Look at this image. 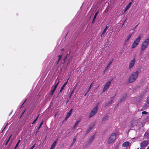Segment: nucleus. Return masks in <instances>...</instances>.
Wrapping results in <instances>:
<instances>
[{
	"instance_id": "46",
	"label": "nucleus",
	"mask_w": 149,
	"mask_h": 149,
	"mask_svg": "<svg viewBox=\"0 0 149 149\" xmlns=\"http://www.w3.org/2000/svg\"><path fill=\"white\" fill-rule=\"evenodd\" d=\"M20 141H21V140H18V141L17 142V143H18L19 144V143L20 142Z\"/></svg>"
},
{
	"instance_id": "47",
	"label": "nucleus",
	"mask_w": 149,
	"mask_h": 149,
	"mask_svg": "<svg viewBox=\"0 0 149 149\" xmlns=\"http://www.w3.org/2000/svg\"><path fill=\"white\" fill-rule=\"evenodd\" d=\"M20 141H21V140H18V141L17 142V143H18L19 144V143L20 142Z\"/></svg>"
},
{
	"instance_id": "44",
	"label": "nucleus",
	"mask_w": 149,
	"mask_h": 149,
	"mask_svg": "<svg viewBox=\"0 0 149 149\" xmlns=\"http://www.w3.org/2000/svg\"><path fill=\"white\" fill-rule=\"evenodd\" d=\"M147 136L148 138H149V133L148 134H147L146 135Z\"/></svg>"
},
{
	"instance_id": "57",
	"label": "nucleus",
	"mask_w": 149,
	"mask_h": 149,
	"mask_svg": "<svg viewBox=\"0 0 149 149\" xmlns=\"http://www.w3.org/2000/svg\"><path fill=\"white\" fill-rule=\"evenodd\" d=\"M146 89H148V88H146Z\"/></svg>"
},
{
	"instance_id": "16",
	"label": "nucleus",
	"mask_w": 149,
	"mask_h": 149,
	"mask_svg": "<svg viewBox=\"0 0 149 149\" xmlns=\"http://www.w3.org/2000/svg\"><path fill=\"white\" fill-rule=\"evenodd\" d=\"M55 90L54 89H52V88H51V90L49 91V95H51V97L53 95V93Z\"/></svg>"
},
{
	"instance_id": "10",
	"label": "nucleus",
	"mask_w": 149,
	"mask_h": 149,
	"mask_svg": "<svg viewBox=\"0 0 149 149\" xmlns=\"http://www.w3.org/2000/svg\"><path fill=\"white\" fill-rule=\"evenodd\" d=\"M148 144V142L147 141H144L141 143V146L142 147H145Z\"/></svg>"
},
{
	"instance_id": "53",
	"label": "nucleus",
	"mask_w": 149,
	"mask_h": 149,
	"mask_svg": "<svg viewBox=\"0 0 149 149\" xmlns=\"http://www.w3.org/2000/svg\"><path fill=\"white\" fill-rule=\"evenodd\" d=\"M124 22H123V24H122V26H123V25H124Z\"/></svg>"
},
{
	"instance_id": "18",
	"label": "nucleus",
	"mask_w": 149,
	"mask_h": 149,
	"mask_svg": "<svg viewBox=\"0 0 149 149\" xmlns=\"http://www.w3.org/2000/svg\"><path fill=\"white\" fill-rule=\"evenodd\" d=\"M131 36L132 35H129L127 36V39H126L125 41V43H127V42H128L129 39H130L131 37Z\"/></svg>"
},
{
	"instance_id": "17",
	"label": "nucleus",
	"mask_w": 149,
	"mask_h": 149,
	"mask_svg": "<svg viewBox=\"0 0 149 149\" xmlns=\"http://www.w3.org/2000/svg\"><path fill=\"white\" fill-rule=\"evenodd\" d=\"M108 27L107 26V25L106 26L105 28L104 29L103 31L102 32V33L101 36V37H102V36L103 35H104L106 33V31Z\"/></svg>"
},
{
	"instance_id": "14",
	"label": "nucleus",
	"mask_w": 149,
	"mask_h": 149,
	"mask_svg": "<svg viewBox=\"0 0 149 149\" xmlns=\"http://www.w3.org/2000/svg\"><path fill=\"white\" fill-rule=\"evenodd\" d=\"M93 127V125H90L89 126V128L87 130L86 133H88L92 129Z\"/></svg>"
},
{
	"instance_id": "11",
	"label": "nucleus",
	"mask_w": 149,
	"mask_h": 149,
	"mask_svg": "<svg viewBox=\"0 0 149 149\" xmlns=\"http://www.w3.org/2000/svg\"><path fill=\"white\" fill-rule=\"evenodd\" d=\"M72 111V109H70L67 113L65 119L66 120L71 115Z\"/></svg>"
},
{
	"instance_id": "6",
	"label": "nucleus",
	"mask_w": 149,
	"mask_h": 149,
	"mask_svg": "<svg viewBox=\"0 0 149 149\" xmlns=\"http://www.w3.org/2000/svg\"><path fill=\"white\" fill-rule=\"evenodd\" d=\"M111 82L110 81H109L107 82L106 84H105V86H104V88L102 90V92H105L107 89L108 88L109 86H110V85L111 84Z\"/></svg>"
},
{
	"instance_id": "28",
	"label": "nucleus",
	"mask_w": 149,
	"mask_h": 149,
	"mask_svg": "<svg viewBox=\"0 0 149 149\" xmlns=\"http://www.w3.org/2000/svg\"><path fill=\"white\" fill-rule=\"evenodd\" d=\"M107 117H108L107 116H104L103 118L102 121H104L107 119Z\"/></svg>"
},
{
	"instance_id": "50",
	"label": "nucleus",
	"mask_w": 149,
	"mask_h": 149,
	"mask_svg": "<svg viewBox=\"0 0 149 149\" xmlns=\"http://www.w3.org/2000/svg\"><path fill=\"white\" fill-rule=\"evenodd\" d=\"M88 92H87V91L86 92V93L84 95L85 96H86V95L87 94V93H88Z\"/></svg>"
},
{
	"instance_id": "49",
	"label": "nucleus",
	"mask_w": 149,
	"mask_h": 149,
	"mask_svg": "<svg viewBox=\"0 0 149 149\" xmlns=\"http://www.w3.org/2000/svg\"><path fill=\"white\" fill-rule=\"evenodd\" d=\"M18 145H19V143H17L16 144V145L15 146H18Z\"/></svg>"
},
{
	"instance_id": "54",
	"label": "nucleus",
	"mask_w": 149,
	"mask_h": 149,
	"mask_svg": "<svg viewBox=\"0 0 149 149\" xmlns=\"http://www.w3.org/2000/svg\"><path fill=\"white\" fill-rule=\"evenodd\" d=\"M106 70H104V71H103L104 73V72H105V71H106Z\"/></svg>"
},
{
	"instance_id": "40",
	"label": "nucleus",
	"mask_w": 149,
	"mask_h": 149,
	"mask_svg": "<svg viewBox=\"0 0 149 149\" xmlns=\"http://www.w3.org/2000/svg\"><path fill=\"white\" fill-rule=\"evenodd\" d=\"M128 10V9H127H127L126 8H125V10H124V12H125L127 10Z\"/></svg>"
},
{
	"instance_id": "8",
	"label": "nucleus",
	"mask_w": 149,
	"mask_h": 149,
	"mask_svg": "<svg viewBox=\"0 0 149 149\" xmlns=\"http://www.w3.org/2000/svg\"><path fill=\"white\" fill-rule=\"evenodd\" d=\"M95 137V136L94 135H93L91 136L88 141L87 144L89 145L93 141Z\"/></svg>"
},
{
	"instance_id": "20",
	"label": "nucleus",
	"mask_w": 149,
	"mask_h": 149,
	"mask_svg": "<svg viewBox=\"0 0 149 149\" xmlns=\"http://www.w3.org/2000/svg\"><path fill=\"white\" fill-rule=\"evenodd\" d=\"M98 11L96 13H95V15H94V17H93V20L92 23L94 21V20L96 18V16H97V15L98 14Z\"/></svg>"
},
{
	"instance_id": "19",
	"label": "nucleus",
	"mask_w": 149,
	"mask_h": 149,
	"mask_svg": "<svg viewBox=\"0 0 149 149\" xmlns=\"http://www.w3.org/2000/svg\"><path fill=\"white\" fill-rule=\"evenodd\" d=\"M114 97V96L113 97H112V98L111 99V101H110V102H109L108 103H106V105H105L106 106H107L108 105H109V104H111L112 103Z\"/></svg>"
},
{
	"instance_id": "26",
	"label": "nucleus",
	"mask_w": 149,
	"mask_h": 149,
	"mask_svg": "<svg viewBox=\"0 0 149 149\" xmlns=\"http://www.w3.org/2000/svg\"><path fill=\"white\" fill-rule=\"evenodd\" d=\"M59 83V81L54 86V88L53 89H54V90H56V88L58 84Z\"/></svg>"
},
{
	"instance_id": "5",
	"label": "nucleus",
	"mask_w": 149,
	"mask_h": 149,
	"mask_svg": "<svg viewBox=\"0 0 149 149\" xmlns=\"http://www.w3.org/2000/svg\"><path fill=\"white\" fill-rule=\"evenodd\" d=\"M97 110L98 107L97 106H96L91 111L89 116V117L91 118L94 116L97 113Z\"/></svg>"
},
{
	"instance_id": "36",
	"label": "nucleus",
	"mask_w": 149,
	"mask_h": 149,
	"mask_svg": "<svg viewBox=\"0 0 149 149\" xmlns=\"http://www.w3.org/2000/svg\"><path fill=\"white\" fill-rule=\"evenodd\" d=\"M35 144H34L33 146H32L29 149H33V148L35 147Z\"/></svg>"
},
{
	"instance_id": "30",
	"label": "nucleus",
	"mask_w": 149,
	"mask_h": 149,
	"mask_svg": "<svg viewBox=\"0 0 149 149\" xmlns=\"http://www.w3.org/2000/svg\"><path fill=\"white\" fill-rule=\"evenodd\" d=\"M142 114L143 115H144V114L146 115V114H148V113L146 111H143L142 112Z\"/></svg>"
},
{
	"instance_id": "2",
	"label": "nucleus",
	"mask_w": 149,
	"mask_h": 149,
	"mask_svg": "<svg viewBox=\"0 0 149 149\" xmlns=\"http://www.w3.org/2000/svg\"><path fill=\"white\" fill-rule=\"evenodd\" d=\"M149 44V38L146 39L142 43L141 48V53L140 54L142 53V52L144 51L148 46Z\"/></svg>"
},
{
	"instance_id": "51",
	"label": "nucleus",
	"mask_w": 149,
	"mask_h": 149,
	"mask_svg": "<svg viewBox=\"0 0 149 149\" xmlns=\"http://www.w3.org/2000/svg\"><path fill=\"white\" fill-rule=\"evenodd\" d=\"M17 147V146H15L14 148V149H16Z\"/></svg>"
},
{
	"instance_id": "35",
	"label": "nucleus",
	"mask_w": 149,
	"mask_h": 149,
	"mask_svg": "<svg viewBox=\"0 0 149 149\" xmlns=\"http://www.w3.org/2000/svg\"><path fill=\"white\" fill-rule=\"evenodd\" d=\"M146 120L147 121H149V114L148 115V116H147V118L146 119Z\"/></svg>"
},
{
	"instance_id": "34",
	"label": "nucleus",
	"mask_w": 149,
	"mask_h": 149,
	"mask_svg": "<svg viewBox=\"0 0 149 149\" xmlns=\"http://www.w3.org/2000/svg\"><path fill=\"white\" fill-rule=\"evenodd\" d=\"M8 123H7L6 125V126H5V127H4V128H3V130H2V132H3V131L4 130H5V128H6V126H7V125H8Z\"/></svg>"
},
{
	"instance_id": "21",
	"label": "nucleus",
	"mask_w": 149,
	"mask_h": 149,
	"mask_svg": "<svg viewBox=\"0 0 149 149\" xmlns=\"http://www.w3.org/2000/svg\"><path fill=\"white\" fill-rule=\"evenodd\" d=\"M69 78H68V80L67 81L65 82L63 85L62 86V87H61V88H62V89H64V88L65 87V86L66 85V84H67V83L68 82V80H69Z\"/></svg>"
},
{
	"instance_id": "32",
	"label": "nucleus",
	"mask_w": 149,
	"mask_h": 149,
	"mask_svg": "<svg viewBox=\"0 0 149 149\" xmlns=\"http://www.w3.org/2000/svg\"><path fill=\"white\" fill-rule=\"evenodd\" d=\"M130 7V5H129L128 4L127 5V6H126V8L127 9H129V8Z\"/></svg>"
},
{
	"instance_id": "12",
	"label": "nucleus",
	"mask_w": 149,
	"mask_h": 149,
	"mask_svg": "<svg viewBox=\"0 0 149 149\" xmlns=\"http://www.w3.org/2000/svg\"><path fill=\"white\" fill-rule=\"evenodd\" d=\"M58 139H56L52 145L50 149H54L56 146Z\"/></svg>"
},
{
	"instance_id": "39",
	"label": "nucleus",
	"mask_w": 149,
	"mask_h": 149,
	"mask_svg": "<svg viewBox=\"0 0 149 149\" xmlns=\"http://www.w3.org/2000/svg\"><path fill=\"white\" fill-rule=\"evenodd\" d=\"M63 89L61 88V89L59 93H61Z\"/></svg>"
},
{
	"instance_id": "4",
	"label": "nucleus",
	"mask_w": 149,
	"mask_h": 149,
	"mask_svg": "<svg viewBox=\"0 0 149 149\" xmlns=\"http://www.w3.org/2000/svg\"><path fill=\"white\" fill-rule=\"evenodd\" d=\"M141 38V37L139 35L134 40L132 45V48H134L136 47L138 45Z\"/></svg>"
},
{
	"instance_id": "52",
	"label": "nucleus",
	"mask_w": 149,
	"mask_h": 149,
	"mask_svg": "<svg viewBox=\"0 0 149 149\" xmlns=\"http://www.w3.org/2000/svg\"><path fill=\"white\" fill-rule=\"evenodd\" d=\"M61 51H64V49H61Z\"/></svg>"
},
{
	"instance_id": "29",
	"label": "nucleus",
	"mask_w": 149,
	"mask_h": 149,
	"mask_svg": "<svg viewBox=\"0 0 149 149\" xmlns=\"http://www.w3.org/2000/svg\"><path fill=\"white\" fill-rule=\"evenodd\" d=\"M62 55H63V54H62L61 55H59L58 56V61H60V59H61V57H62Z\"/></svg>"
},
{
	"instance_id": "7",
	"label": "nucleus",
	"mask_w": 149,
	"mask_h": 149,
	"mask_svg": "<svg viewBox=\"0 0 149 149\" xmlns=\"http://www.w3.org/2000/svg\"><path fill=\"white\" fill-rule=\"evenodd\" d=\"M136 62V60L135 58H133L132 60H131L129 63V68L131 69L133 67L135 63Z\"/></svg>"
},
{
	"instance_id": "15",
	"label": "nucleus",
	"mask_w": 149,
	"mask_h": 149,
	"mask_svg": "<svg viewBox=\"0 0 149 149\" xmlns=\"http://www.w3.org/2000/svg\"><path fill=\"white\" fill-rule=\"evenodd\" d=\"M113 62V60H112L111 61H110L107 64V66L105 70H107L109 67L110 65L112 64V63Z\"/></svg>"
},
{
	"instance_id": "24",
	"label": "nucleus",
	"mask_w": 149,
	"mask_h": 149,
	"mask_svg": "<svg viewBox=\"0 0 149 149\" xmlns=\"http://www.w3.org/2000/svg\"><path fill=\"white\" fill-rule=\"evenodd\" d=\"M79 122L80 120H78L76 122L75 125H74L73 127V129H74L75 128V127L79 123Z\"/></svg>"
},
{
	"instance_id": "22",
	"label": "nucleus",
	"mask_w": 149,
	"mask_h": 149,
	"mask_svg": "<svg viewBox=\"0 0 149 149\" xmlns=\"http://www.w3.org/2000/svg\"><path fill=\"white\" fill-rule=\"evenodd\" d=\"M43 123V121H42L40 123L38 127V131L40 129L41 127L42 126V125Z\"/></svg>"
},
{
	"instance_id": "43",
	"label": "nucleus",
	"mask_w": 149,
	"mask_h": 149,
	"mask_svg": "<svg viewBox=\"0 0 149 149\" xmlns=\"http://www.w3.org/2000/svg\"><path fill=\"white\" fill-rule=\"evenodd\" d=\"M67 56H65L64 59V61H65V60L67 58Z\"/></svg>"
},
{
	"instance_id": "9",
	"label": "nucleus",
	"mask_w": 149,
	"mask_h": 149,
	"mask_svg": "<svg viewBox=\"0 0 149 149\" xmlns=\"http://www.w3.org/2000/svg\"><path fill=\"white\" fill-rule=\"evenodd\" d=\"M131 143L129 141H126L124 142L122 145V146L123 147H128L130 146Z\"/></svg>"
},
{
	"instance_id": "45",
	"label": "nucleus",
	"mask_w": 149,
	"mask_h": 149,
	"mask_svg": "<svg viewBox=\"0 0 149 149\" xmlns=\"http://www.w3.org/2000/svg\"><path fill=\"white\" fill-rule=\"evenodd\" d=\"M73 91H74V90H73V91H72V92H71V95H70V97H71V95H72V94L73 93Z\"/></svg>"
},
{
	"instance_id": "33",
	"label": "nucleus",
	"mask_w": 149,
	"mask_h": 149,
	"mask_svg": "<svg viewBox=\"0 0 149 149\" xmlns=\"http://www.w3.org/2000/svg\"><path fill=\"white\" fill-rule=\"evenodd\" d=\"M26 99L25 100H24V102H23V104H22V106H21V107H20V108H22V107L23 105L24 104V103H25V102L26 101Z\"/></svg>"
},
{
	"instance_id": "23",
	"label": "nucleus",
	"mask_w": 149,
	"mask_h": 149,
	"mask_svg": "<svg viewBox=\"0 0 149 149\" xmlns=\"http://www.w3.org/2000/svg\"><path fill=\"white\" fill-rule=\"evenodd\" d=\"M93 82H92L91 84V85H90L89 87V88H88V90H87V92H89V91H90V89H91V87L93 85Z\"/></svg>"
},
{
	"instance_id": "13",
	"label": "nucleus",
	"mask_w": 149,
	"mask_h": 149,
	"mask_svg": "<svg viewBox=\"0 0 149 149\" xmlns=\"http://www.w3.org/2000/svg\"><path fill=\"white\" fill-rule=\"evenodd\" d=\"M127 95L126 94H125L123 96L120 98V100L119 102H121L123 101L127 97Z\"/></svg>"
},
{
	"instance_id": "48",
	"label": "nucleus",
	"mask_w": 149,
	"mask_h": 149,
	"mask_svg": "<svg viewBox=\"0 0 149 149\" xmlns=\"http://www.w3.org/2000/svg\"><path fill=\"white\" fill-rule=\"evenodd\" d=\"M59 61H59L58 60V61H57V62H56V65H57V64L58 63H59Z\"/></svg>"
},
{
	"instance_id": "38",
	"label": "nucleus",
	"mask_w": 149,
	"mask_h": 149,
	"mask_svg": "<svg viewBox=\"0 0 149 149\" xmlns=\"http://www.w3.org/2000/svg\"><path fill=\"white\" fill-rule=\"evenodd\" d=\"M26 111V110H25L23 112L22 115H21L20 118H21L22 116L24 114V113L25 112V111Z\"/></svg>"
},
{
	"instance_id": "42",
	"label": "nucleus",
	"mask_w": 149,
	"mask_h": 149,
	"mask_svg": "<svg viewBox=\"0 0 149 149\" xmlns=\"http://www.w3.org/2000/svg\"><path fill=\"white\" fill-rule=\"evenodd\" d=\"M139 24V23L137 24V25H136V26H135V27H134V28L135 29H136L137 28V27L138 26V25Z\"/></svg>"
},
{
	"instance_id": "25",
	"label": "nucleus",
	"mask_w": 149,
	"mask_h": 149,
	"mask_svg": "<svg viewBox=\"0 0 149 149\" xmlns=\"http://www.w3.org/2000/svg\"><path fill=\"white\" fill-rule=\"evenodd\" d=\"M12 136V134H11L10 135V136H9V138H8V139L7 140L6 143H5V145H6L8 143L9 141L10 140V138H11V136Z\"/></svg>"
},
{
	"instance_id": "56",
	"label": "nucleus",
	"mask_w": 149,
	"mask_h": 149,
	"mask_svg": "<svg viewBox=\"0 0 149 149\" xmlns=\"http://www.w3.org/2000/svg\"><path fill=\"white\" fill-rule=\"evenodd\" d=\"M147 149H149V146L148 147Z\"/></svg>"
},
{
	"instance_id": "31",
	"label": "nucleus",
	"mask_w": 149,
	"mask_h": 149,
	"mask_svg": "<svg viewBox=\"0 0 149 149\" xmlns=\"http://www.w3.org/2000/svg\"><path fill=\"white\" fill-rule=\"evenodd\" d=\"M37 120V119L35 118V119L33 122L32 123V124H33L34 123L36 122V121Z\"/></svg>"
},
{
	"instance_id": "41",
	"label": "nucleus",
	"mask_w": 149,
	"mask_h": 149,
	"mask_svg": "<svg viewBox=\"0 0 149 149\" xmlns=\"http://www.w3.org/2000/svg\"><path fill=\"white\" fill-rule=\"evenodd\" d=\"M40 114H39L38 115V116H37V117H36V119H38V117H39V115H40Z\"/></svg>"
},
{
	"instance_id": "1",
	"label": "nucleus",
	"mask_w": 149,
	"mask_h": 149,
	"mask_svg": "<svg viewBox=\"0 0 149 149\" xmlns=\"http://www.w3.org/2000/svg\"><path fill=\"white\" fill-rule=\"evenodd\" d=\"M139 73L138 71H137L133 72L129 77L128 82L131 83L134 81L137 78Z\"/></svg>"
},
{
	"instance_id": "3",
	"label": "nucleus",
	"mask_w": 149,
	"mask_h": 149,
	"mask_svg": "<svg viewBox=\"0 0 149 149\" xmlns=\"http://www.w3.org/2000/svg\"><path fill=\"white\" fill-rule=\"evenodd\" d=\"M116 138V133H112L110 136L108 143L109 144L113 142L115 140Z\"/></svg>"
},
{
	"instance_id": "37",
	"label": "nucleus",
	"mask_w": 149,
	"mask_h": 149,
	"mask_svg": "<svg viewBox=\"0 0 149 149\" xmlns=\"http://www.w3.org/2000/svg\"><path fill=\"white\" fill-rule=\"evenodd\" d=\"M133 1V0H132L131 1V2H130L129 3V4H128L129 5H130V6H131V5L132 3V2Z\"/></svg>"
},
{
	"instance_id": "27",
	"label": "nucleus",
	"mask_w": 149,
	"mask_h": 149,
	"mask_svg": "<svg viewBox=\"0 0 149 149\" xmlns=\"http://www.w3.org/2000/svg\"><path fill=\"white\" fill-rule=\"evenodd\" d=\"M76 140V136H74L73 139V142H72V145H73L75 141Z\"/></svg>"
},
{
	"instance_id": "55",
	"label": "nucleus",
	"mask_w": 149,
	"mask_h": 149,
	"mask_svg": "<svg viewBox=\"0 0 149 149\" xmlns=\"http://www.w3.org/2000/svg\"><path fill=\"white\" fill-rule=\"evenodd\" d=\"M68 101H69V100H68L66 102H68Z\"/></svg>"
}]
</instances>
